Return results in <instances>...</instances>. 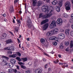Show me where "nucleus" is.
<instances>
[{"label":"nucleus","instance_id":"obj_6","mask_svg":"<svg viewBox=\"0 0 73 73\" xmlns=\"http://www.w3.org/2000/svg\"><path fill=\"white\" fill-rule=\"evenodd\" d=\"M65 35L63 34L60 33L58 35V37L59 39H60V40H62L64 39L65 38Z\"/></svg>","mask_w":73,"mask_h":73},{"label":"nucleus","instance_id":"obj_44","mask_svg":"<svg viewBox=\"0 0 73 73\" xmlns=\"http://www.w3.org/2000/svg\"><path fill=\"white\" fill-rule=\"evenodd\" d=\"M63 16L65 17H68V15H67L66 14L64 13L63 14Z\"/></svg>","mask_w":73,"mask_h":73},{"label":"nucleus","instance_id":"obj_27","mask_svg":"<svg viewBox=\"0 0 73 73\" xmlns=\"http://www.w3.org/2000/svg\"><path fill=\"white\" fill-rule=\"evenodd\" d=\"M8 72L9 73H13V70L11 68L8 70Z\"/></svg>","mask_w":73,"mask_h":73},{"label":"nucleus","instance_id":"obj_40","mask_svg":"<svg viewBox=\"0 0 73 73\" xmlns=\"http://www.w3.org/2000/svg\"><path fill=\"white\" fill-rule=\"evenodd\" d=\"M58 62H59V60L58 59H57L56 60L54 61L53 62L54 64H57V63H58Z\"/></svg>","mask_w":73,"mask_h":73},{"label":"nucleus","instance_id":"obj_52","mask_svg":"<svg viewBox=\"0 0 73 73\" xmlns=\"http://www.w3.org/2000/svg\"><path fill=\"white\" fill-rule=\"evenodd\" d=\"M42 13H40L39 15V18H41V17H42Z\"/></svg>","mask_w":73,"mask_h":73},{"label":"nucleus","instance_id":"obj_43","mask_svg":"<svg viewBox=\"0 0 73 73\" xmlns=\"http://www.w3.org/2000/svg\"><path fill=\"white\" fill-rule=\"evenodd\" d=\"M15 31L16 32H19V27H16L15 28Z\"/></svg>","mask_w":73,"mask_h":73},{"label":"nucleus","instance_id":"obj_57","mask_svg":"<svg viewBox=\"0 0 73 73\" xmlns=\"http://www.w3.org/2000/svg\"><path fill=\"white\" fill-rule=\"evenodd\" d=\"M71 18L73 19V14H72L71 15Z\"/></svg>","mask_w":73,"mask_h":73},{"label":"nucleus","instance_id":"obj_18","mask_svg":"<svg viewBox=\"0 0 73 73\" xmlns=\"http://www.w3.org/2000/svg\"><path fill=\"white\" fill-rule=\"evenodd\" d=\"M57 3H58V1L57 0H54L52 3V4L54 5H56L57 4Z\"/></svg>","mask_w":73,"mask_h":73},{"label":"nucleus","instance_id":"obj_38","mask_svg":"<svg viewBox=\"0 0 73 73\" xmlns=\"http://www.w3.org/2000/svg\"><path fill=\"white\" fill-rule=\"evenodd\" d=\"M0 21H1V22L3 21V17H0Z\"/></svg>","mask_w":73,"mask_h":73},{"label":"nucleus","instance_id":"obj_33","mask_svg":"<svg viewBox=\"0 0 73 73\" xmlns=\"http://www.w3.org/2000/svg\"><path fill=\"white\" fill-rule=\"evenodd\" d=\"M16 53L17 54V55L19 56V57H20L21 56V53H20L19 52H16Z\"/></svg>","mask_w":73,"mask_h":73},{"label":"nucleus","instance_id":"obj_30","mask_svg":"<svg viewBox=\"0 0 73 73\" xmlns=\"http://www.w3.org/2000/svg\"><path fill=\"white\" fill-rule=\"evenodd\" d=\"M66 9V11H69L70 9V7H65Z\"/></svg>","mask_w":73,"mask_h":73},{"label":"nucleus","instance_id":"obj_9","mask_svg":"<svg viewBox=\"0 0 73 73\" xmlns=\"http://www.w3.org/2000/svg\"><path fill=\"white\" fill-rule=\"evenodd\" d=\"M48 23H46L44 25L42 29L43 31H45L46 30L48 27Z\"/></svg>","mask_w":73,"mask_h":73},{"label":"nucleus","instance_id":"obj_15","mask_svg":"<svg viewBox=\"0 0 73 73\" xmlns=\"http://www.w3.org/2000/svg\"><path fill=\"white\" fill-rule=\"evenodd\" d=\"M45 40L44 38H42L40 40V42H41L42 45V46H44L45 45Z\"/></svg>","mask_w":73,"mask_h":73},{"label":"nucleus","instance_id":"obj_60","mask_svg":"<svg viewBox=\"0 0 73 73\" xmlns=\"http://www.w3.org/2000/svg\"><path fill=\"white\" fill-rule=\"evenodd\" d=\"M48 66V64H46L45 66V68H46V67Z\"/></svg>","mask_w":73,"mask_h":73},{"label":"nucleus","instance_id":"obj_42","mask_svg":"<svg viewBox=\"0 0 73 73\" xmlns=\"http://www.w3.org/2000/svg\"><path fill=\"white\" fill-rule=\"evenodd\" d=\"M9 64H7V66H9L10 67V68H12V66H13V64H11H11H9Z\"/></svg>","mask_w":73,"mask_h":73},{"label":"nucleus","instance_id":"obj_32","mask_svg":"<svg viewBox=\"0 0 73 73\" xmlns=\"http://www.w3.org/2000/svg\"><path fill=\"white\" fill-rule=\"evenodd\" d=\"M60 49H63L64 48V46L63 45V44L62 43L60 44Z\"/></svg>","mask_w":73,"mask_h":73},{"label":"nucleus","instance_id":"obj_59","mask_svg":"<svg viewBox=\"0 0 73 73\" xmlns=\"http://www.w3.org/2000/svg\"><path fill=\"white\" fill-rule=\"evenodd\" d=\"M3 17H6V14H3Z\"/></svg>","mask_w":73,"mask_h":73},{"label":"nucleus","instance_id":"obj_39","mask_svg":"<svg viewBox=\"0 0 73 73\" xmlns=\"http://www.w3.org/2000/svg\"><path fill=\"white\" fill-rule=\"evenodd\" d=\"M69 42H68V41L66 42H64L65 44L66 45V46H68L69 45Z\"/></svg>","mask_w":73,"mask_h":73},{"label":"nucleus","instance_id":"obj_47","mask_svg":"<svg viewBox=\"0 0 73 73\" xmlns=\"http://www.w3.org/2000/svg\"><path fill=\"white\" fill-rule=\"evenodd\" d=\"M26 73H31V71L29 70H27L26 71Z\"/></svg>","mask_w":73,"mask_h":73},{"label":"nucleus","instance_id":"obj_13","mask_svg":"<svg viewBox=\"0 0 73 73\" xmlns=\"http://www.w3.org/2000/svg\"><path fill=\"white\" fill-rule=\"evenodd\" d=\"M16 60L14 59L11 58L10 59V62L12 64H15V63H16Z\"/></svg>","mask_w":73,"mask_h":73},{"label":"nucleus","instance_id":"obj_16","mask_svg":"<svg viewBox=\"0 0 73 73\" xmlns=\"http://www.w3.org/2000/svg\"><path fill=\"white\" fill-rule=\"evenodd\" d=\"M63 1H64V0H60L59 1L58 5L60 7H62Z\"/></svg>","mask_w":73,"mask_h":73},{"label":"nucleus","instance_id":"obj_7","mask_svg":"<svg viewBox=\"0 0 73 73\" xmlns=\"http://www.w3.org/2000/svg\"><path fill=\"white\" fill-rule=\"evenodd\" d=\"M58 32V30L57 28L54 29L51 31V34L52 35L53 34H57Z\"/></svg>","mask_w":73,"mask_h":73},{"label":"nucleus","instance_id":"obj_55","mask_svg":"<svg viewBox=\"0 0 73 73\" xmlns=\"http://www.w3.org/2000/svg\"><path fill=\"white\" fill-rule=\"evenodd\" d=\"M18 1V0H15L14 1V3H15V4H16V3Z\"/></svg>","mask_w":73,"mask_h":73},{"label":"nucleus","instance_id":"obj_25","mask_svg":"<svg viewBox=\"0 0 73 73\" xmlns=\"http://www.w3.org/2000/svg\"><path fill=\"white\" fill-rule=\"evenodd\" d=\"M70 48H73V41L72 40H71L70 41Z\"/></svg>","mask_w":73,"mask_h":73},{"label":"nucleus","instance_id":"obj_45","mask_svg":"<svg viewBox=\"0 0 73 73\" xmlns=\"http://www.w3.org/2000/svg\"><path fill=\"white\" fill-rule=\"evenodd\" d=\"M18 64H19V65H24V63L22 62H18Z\"/></svg>","mask_w":73,"mask_h":73},{"label":"nucleus","instance_id":"obj_2","mask_svg":"<svg viewBox=\"0 0 73 73\" xmlns=\"http://www.w3.org/2000/svg\"><path fill=\"white\" fill-rule=\"evenodd\" d=\"M48 6L47 5H44L42 6V11L43 12H46L47 13H48L49 10H48Z\"/></svg>","mask_w":73,"mask_h":73},{"label":"nucleus","instance_id":"obj_31","mask_svg":"<svg viewBox=\"0 0 73 73\" xmlns=\"http://www.w3.org/2000/svg\"><path fill=\"white\" fill-rule=\"evenodd\" d=\"M14 47L13 46H11L10 47V50H12L13 51L14 50Z\"/></svg>","mask_w":73,"mask_h":73},{"label":"nucleus","instance_id":"obj_23","mask_svg":"<svg viewBox=\"0 0 73 73\" xmlns=\"http://www.w3.org/2000/svg\"><path fill=\"white\" fill-rule=\"evenodd\" d=\"M42 1H39L38 3V6L39 7L40 6L41 4H42Z\"/></svg>","mask_w":73,"mask_h":73},{"label":"nucleus","instance_id":"obj_20","mask_svg":"<svg viewBox=\"0 0 73 73\" xmlns=\"http://www.w3.org/2000/svg\"><path fill=\"white\" fill-rule=\"evenodd\" d=\"M37 4V1L36 0H33V6H35Z\"/></svg>","mask_w":73,"mask_h":73},{"label":"nucleus","instance_id":"obj_3","mask_svg":"<svg viewBox=\"0 0 73 73\" xmlns=\"http://www.w3.org/2000/svg\"><path fill=\"white\" fill-rule=\"evenodd\" d=\"M27 25H28L29 28H31V27H33V26L32 23V21L30 19H28L27 22Z\"/></svg>","mask_w":73,"mask_h":73},{"label":"nucleus","instance_id":"obj_11","mask_svg":"<svg viewBox=\"0 0 73 73\" xmlns=\"http://www.w3.org/2000/svg\"><path fill=\"white\" fill-rule=\"evenodd\" d=\"M48 21L49 20L48 19H45L42 21L40 23L41 25H43V24H44L46 23H48Z\"/></svg>","mask_w":73,"mask_h":73},{"label":"nucleus","instance_id":"obj_64","mask_svg":"<svg viewBox=\"0 0 73 73\" xmlns=\"http://www.w3.org/2000/svg\"><path fill=\"white\" fill-rule=\"evenodd\" d=\"M64 66H65V67H68V65L67 64L66 66L64 65Z\"/></svg>","mask_w":73,"mask_h":73},{"label":"nucleus","instance_id":"obj_8","mask_svg":"<svg viewBox=\"0 0 73 73\" xmlns=\"http://www.w3.org/2000/svg\"><path fill=\"white\" fill-rule=\"evenodd\" d=\"M62 20L61 19H58L56 21V24H58L59 25H62V23H63Z\"/></svg>","mask_w":73,"mask_h":73},{"label":"nucleus","instance_id":"obj_10","mask_svg":"<svg viewBox=\"0 0 73 73\" xmlns=\"http://www.w3.org/2000/svg\"><path fill=\"white\" fill-rule=\"evenodd\" d=\"M35 73H42V71L41 69L38 68L37 69H36L35 71Z\"/></svg>","mask_w":73,"mask_h":73},{"label":"nucleus","instance_id":"obj_61","mask_svg":"<svg viewBox=\"0 0 73 73\" xmlns=\"http://www.w3.org/2000/svg\"><path fill=\"white\" fill-rule=\"evenodd\" d=\"M59 65H63V63H62L60 62L59 63Z\"/></svg>","mask_w":73,"mask_h":73},{"label":"nucleus","instance_id":"obj_48","mask_svg":"<svg viewBox=\"0 0 73 73\" xmlns=\"http://www.w3.org/2000/svg\"><path fill=\"white\" fill-rule=\"evenodd\" d=\"M12 52L11 51L8 52V54H12Z\"/></svg>","mask_w":73,"mask_h":73},{"label":"nucleus","instance_id":"obj_62","mask_svg":"<svg viewBox=\"0 0 73 73\" xmlns=\"http://www.w3.org/2000/svg\"><path fill=\"white\" fill-rule=\"evenodd\" d=\"M58 56L59 57V58H61V56L60 54H59L58 55Z\"/></svg>","mask_w":73,"mask_h":73},{"label":"nucleus","instance_id":"obj_22","mask_svg":"<svg viewBox=\"0 0 73 73\" xmlns=\"http://www.w3.org/2000/svg\"><path fill=\"white\" fill-rule=\"evenodd\" d=\"M65 7H70V4L68 2H66Z\"/></svg>","mask_w":73,"mask_h":73},{"label":"nucleus","instance_id":"obj_29","mask_svg":"<svg viewBox=\"0 0 73 73\" xmlns=\"http://www.w3.org/2000/svg\"><path fill=\"white\" fill-rule=\"evenodd\" d=\"M4 50H10V47H8L4 48Z\"/></svg>","mask_w":73,"mask_h":73},{"label":"nucleus","instance_id":"obj_34","mask_svg":"<svg viewBox=\"0 0 73 73\" xmlns=\"http://www.w3.org/2000/svg\"><path fill=\"white\" fill-rule=\"evenodd\" d=\"M2 36L3 37H7V34L5 33H3L2 34Z\"/></svg>","mask_w":73,"mask_h":73},{"label":"nucleus","instance_id":"obj_36","mask_svg":"<svg viewBox=\"0 0 73 73\" xmlns=\"http://www.w3.org/2000/svg\"><path fill=\"white\" fill-rule=\"evenodd\" d=\"M70 35L72 37H73V31H71L70 32Z\"/></svg>","mask_w":73,"mask_h":73},{"label":"nucleus","instance_id":"obj_56","mask_svg":"<svg viewBox=\"0 0 73 73\" xmlns=\"http://www.w3.org/2000/svg\"><path fill=\"white\" fill-rule=\"evenodd\" d=\"M9 33L12 35H13V33L10 31H9Z\"/></svg>","mask_w":73,"mask_h":73},{"label":"nucleus","instance_id":"obj_49","mask_svg":"<svg viewBox=\"0 0 73 73\" xmlns=\"http://www.w3.org/2000/svg\"><path fill=\"white\" fill-rule=\"evenodd\" d=\"M17 21V23H21V22L20 21L17 19L16 20Z\"/></svg>","mask_w":73,"mask_h":73},{"label":"nucleus","instance_id":"obj_4","mask_svg":"<svg viewBox=\"0 0 73 73\" xmlns=\"http://www.w3.org/2000/svg\"><path fill=\"white\" fill-rule=\"evenodd\" d=\"M53 15V10H52L50 11L48 14H46L44 16V19H47L48 17H49L50 16Z\"/></svg>","mask_w":73,"mask_h":73},{"label":"nucleus","instance_id":"obj_5","mask_svg":"<svg viewBox=\"0 0 73 73\" xmlns=\"http://www.w3.org/2000/svg\"><path fill=\"white\" fill-rule=\"evenodd\" d=\"M56 26V23L55 21H53L51 23L50 25V27L51 29H53L54 28H55Z\"/></svg>","mask_w":73,"mask_h":73},{"label":"nucleus","instance_id":"obj_12","mask_svg":"<svg viewBox=\"0 0 73 73\" xmlns=\"http://www.w3.org/2000/svg\"><path fill=\"white\" fill-rule=\"evenodd\" d=\"M6 42L7 44H11L12 42V40L11 39H8L6 41Z\"/></svg>","mask_w":73,"mask_h":73},{"label":"nucleus","instance_id":"obj_46","mask_svg":"<svg viewBox=\"0 0 73 73\" xmlns=\"http://www.w3.org/2000/svg\"><path fill=\"white\" fill-rule=\"evenodd\" d=\"M65 50H66V52H68V51H69V47L65 49Z\"/></svg>","mask_w":73,"mask_h":73},{"label":"nucleus","instance_id":"obj_17","mask_svg":"<svg viewBox=\"0 0 73 73\" xmlns=\"http://www.w3.org/2000/svg\"><path fill=\"white\" fill-rule=\"evenodd\" d=\"M13 5H11L10 6V8L9 9V10L10 11V12L11 13H12L14 11V10L13 9Z\"/></svg>","mask_w":73,"mask_h":73},{"label":"nucleus","instance_id":"obj_50","mask_svg":"<svg viewBox=\"0 0 73 73\" xmlns=\"http://www.w3.org/2000/svg\"><path fill=\"white\" fill-rule=\"evenodd\" d=\"M70 21L71 23H73V19H70Z\"/></svg>","mask_w":73,"mask_h":73},{"label":"nucleus","instance_id":"obj_19","mask_svg":"<svg viewBox=\"0 0 73 73\" xmlns=\"http://www.w3.org/2000/svg\"><path fill=\"white\" fill-rule=\"evenodd\" d=\"M69 31L70 30L69 29L66 30L65 33L67 36H68L69 35Z\"/></svg>","mask_w":73,"mask_h":73},{"label":"nucleus","instance_id":"obj_35","mask_svg":"<svg viewBox=\"0 0 73 73\" xmlns=\"http://www.w3.org/2000/svg\"><path fill=\"white\" fill-rule=\"evenodd\" d=\"M51 34V35H52V33H51V32H50H50H48L47 33L46 35L47 36H50V35Z\"/></svg>","mask_w":73,"mask_h":73},{"label":"nucleus","instance_id":"obj_1","mask_svg":"<svg viewBox=\"0 0 73 73\" xmlns=\"http://www.w3.org/2000/svg\"><path fill=\"white\" fill-rule=\"evenodd\" d=\"M2 58H3L2 60V62H4L5 65H7V64L9 65V63H7V61H6L5 60V59L7 60H8L9 59V58L6 56H2Z\"/></svg>","mask_w":73,"mask_h":73},{"label":"nucleus","instance_id":"obj_41","mask_svg":"<svg viewBox=\"0 0 73 73\" xmlns=\"http://www.w3.org/2000/svg\"><path fill=\"white\" fill-rule=\"evenodd\" d=\"M53 44L54 45L56 46L57 45V42L56 41H55L53 43Z\"/></svg>","mask_w":73,"mask_h":73},{"label":"nucleus","instance_id":"obj_14","mask_svg":"<svg viewBox=\"0 0 73 73\" xmlns=\"http://www.w3.org/2000/svg\"><path fill=\"white\" fill-rule=\"evenodd\" d=\"M50 40H57V38L54 36H52L50 38Z\"/></svg>","mask_w":73,"mask_h":73},{"label":"nucleus","instance_id":"obj_51","mask_svg":"<svg viewBox=\"0 0 73 73\" xmlns=\"http://www.w3.org/2000/svg\"><path fill=\"white\" fill-rule=\"evenodd\" d=\"M16 66L17 67V69L19 70V69H20V68H19L20 66Z\"/></svg>","mask_w":73,"mask_h":73},{"label":"nucleus","instance_id":"obj_26","mask_svg":"<svg viewBox=\"0 0 73 73\" xmlns=\"http://www.w3.org/2000/svg\"><path fill=\"white\" fill-rule=\"evenodd\" d=\"M17 56V54H13V55H11L10 56L11 57H12V58H15V57H16Z\"/></svg>","mask_w":73,"mask_h":73},{"label":"nucleus","instance_id":"obj_24","mask_svg":"<svg viewBox=\"0 0 73 73\" xmlns=\"http://www.w3.org/2000/svg\"><path fill=\"white\" fill-rule=\"evenodd\" d=\"M21 60H22L23 62H25V61H27V58H21Z\"/></svg>","mask_w":73,"mask_h":73},{"label":"nucleus","instance_id":"obj_54","mask_svg":"<svg viewBox=\"0 0 73 73\" xmlns=\"http://www.w3.org/2000/svg\"><path fill=\"white\" fill-rule=\"evenodd\" d=\"M44 55H46V56H48V57L49 56V55L48 54H46V53H44Z\"/></svg>","mask_w":73,"mask_h":73},{"label":"nucleus","instance_id":"obj_53","mask_svg":"<svg viewBox=\"0 0 73 73\" xmlns=\"http://www.w3.org/2000/svg\"><path fill=\"white\" fill-rule=\"evenodd\" d=\"M13 72L15 73H17V72H18L17 70H13Z\"/></svg>","mask_w":73,"mask_h":73},{"label":"nucleus","instance_id":"obj_63","mask_svg":"<svg viewBox=\"0 0 73 73\" xmlns=\"http://www.w3.org/2000/svg\"><path fill=\"white\" fill-rule=\"evenodd\" d=\"M43 61H46V59L45 58H43Z\"/></svg>","mask_w":73,"mask_h":73},{"label":"nucleus","instance_id":"obj_58","mask_svg":"<svg viewBox=\"0 0 73 73\" xmlns=\"http://www.w3.org/2000/svg\"><path fill=\"white\" fill-rule=\"evenodd\" d=\"M13 23H15V20L14 19H13Z\"/></svg>","mask_w":73,"mask_h":73},{"label":"nucleus","instance_id":"obj_21","mask_svg":"<svg viewBox=\"0 0 73 73\" xmlns=\"http://www.w3.org/2000/svg\"><path fill=\"white\" fill-rule=\"evenodd\" d=\"M55 9L57 12H60V7L58 6H56L55 8Z\"/></svg>","mask_w":73,"mask_h":73},{"label":"nucleus","instance_id":"obj_28","mask_svg":"<svg viewBox=\"0 0 73 73\" xmlns=\"http://www.w3.org/2000/svg\"><path fill=\"white\" fill-rule=\"evenodd\" d=\"M16 59H17V60H18V61H19V62H20V61H22L21 59V58H20L19 57H17L16 58Z\"/></svg>","mask_w":73,"mask_h":73},{"label":"nucleus","instance_id":"obj_37","mask_svg":"<svg viewBox=\"0 0 73 73\" xmlns=\"http://www.w3.org/2000/svg\"><path fill=\"white\" fill-rule=\"evenodd\" d=\"M21 68H23V69H26L27 68L25 66L23 65H21Z\"/></svg>","mask_w":73,"mask_h":73}]
</instances>
